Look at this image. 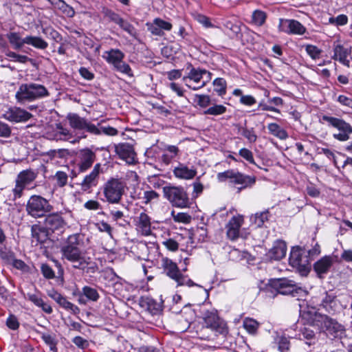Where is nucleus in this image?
Wrapping results in <instances>:
<instances>
[{
    "mask_svg": "<svg viewBox=\"0 0 352 352\" xmlns=\"http://www.w3.org/2000/svg\"><path fill=\"white\" fill-rule=\"evenodd\" d=\"M300 339H305L307 340L306 343L309 345L314 343L315 340V333L314 331L309 328H304L301 330V333L300 334Z\"/></svg>",
    "mask_w": 352,
    "mask_h": 352,
    "instance_id": "nucleus-45",
    "label": "nucleus"
},
{
    "mask_svg": "<svg viewBox=\"0 0 352 352\" xmlns=\"http://www.w3.org/2000/svg\"><path fill=\"white\" fill-rule=\"evenodd\" d=\"M1 117L11 122L19 123L28 121L32 114L22 108L10 107L3 111Z\"/></svg>",
    "mask_w": 352,
    "mask_h": 352,
    "instance_id": "nucleus-12",
    "label": "nucleus"
},
{
    "mask_svg": "<svg viewBox=\"0 0 352 352\" xmlns=\"http://www.w3.org/2000/svg\"><path fill=\"white\" fill-rule=\"evenodd\" d=\"M46 230L54 232L56 231L62 232L65 227L66 223L61 215L58 213H52L46 216L44 222Z\"/></svg>",
    "mask_w": 352,
    "mask_h": 352,
    "instance_id": "nucleus-18",
    "label": "nucleus"
},
{
    "mask_svg": "<svg viewBox=\"0 0 352 352\" xmlns=\"http://www.w3.org/2000/svg\"><path fill=\"white\" fill-rule=\"evenodd\" d=\"M58 305L65 309L69 311L73 314H77L79 312V308L71 302L68 301L65 297H63Z\"/></svg>",
    "mask_w": 352,
    "mask_h": 352,
    "instance_id": "nucleus-51",
    "label": "nucleus"
},
{
    "mask_svg": "<svg viewBox=\"0 0 352 352\" xmlns=\"http://www.w3.org/2000/svg\"><path fill=\"white\" fill-rule=\"evenodd\" d=\"M267 129L270 134L280 140H284L288 138L287 131L276 123H270L267 125Z\"/></svg>",
    "mask_w": 352,
    "mask_h": 352,
    "instance_id": "nucleus-35",
    "label": "nucleus"
},
{
    "mask_svg": "<svg viewBox=\"0 0 352 352\" xmlns=\"http://www.w3.org/2000/svg\"><path fill=\"white\" fill-rule=\"evenodd\" d=\"M269 219L268 211H263L259 213H256L254 216L251 217L252 221L257 226L261 227L264 225L265 221Z\"/></svg>",
    "mask_w": 352,
    "mask_h": 352,
    "instance_id": "nucleus-41",
    "label": "nucleus"
},
{
    "mask_svg": "<svg viewBox=\"0 0 352 352\" xmlns=\"http://www.w3.org/2000/svg\"><path fill=\"white\" fill-rule=\"evenodd\" d=\"M47 88L41 84L30 82L21 84L15 94V98L20 104L33 102L49 96Z\"/></svg>",
    "mask_w": 352,
    "mask_h": 352,
    "instance_id": "nucleus-1",
    "label": "nucleus"
},
{
    "mask_svg": "<svg viewBox=\"0 0 352 352\" xmlns=\"http://www.w3.org/2000/svg\"><path fill=\"white\" fill-rule=\"evenodd\" d=\"M306 52L313 59H317L320 57L321 50L316 46L307 45L306 46Z\"/></svg>",
    "mask_w": 352,
    "mask_h": 352,
    "instance_id": "nucleus-60",
    "label": "nucleus"
},
{
    "mask_svg": "<svg viewBox=\"0 0 352 352\" xmlns=\"http://www.w3.org/2000/svg\"><path fill=\"white\" fill-rule=\"evenodd\" d=\"M173 173L175 176L179 179H191L197 173L195 169H190L186 166L180 164L177 167H175Z\"/></svg>",
    "mask_w": 352,
    "mask_h": 352,
    "instance_id": "nucleus-31",
    "label": "nucleus"
},
{
    "mask_svg": "<svg viewBox=\"0 0 352 352\" xmlns=\"http://www.w3.org/2000/svg\"><path fill=\"white\" fill-rule=\"evenodd\" d=\"M57 132L56 136L57 139L64 141H68L73 138L72 133L67 129L64 128L60 124H56Z\"/></svg>",
    "mask_w": 352,
    "mask_h": 352,
    "instance_id": "nucleus-40",
    "label": "nucleus"
},
{
    "mask_svg": "<svg viewBox=\"0 0 352 352\" xmlns=\"http://www.w3.org/2000/svg\"><path fill=\"white\" fill-rule=\"evenodd\" d=\"M187 69L189 72L183 77L182 80L189 89L198 90L205 87L211 79V73L206 69L195 68L190 63L188 64Z\"/></svg>",
    "mask_w": 352,
    "mask_h": 352,
    "instance_id": "nucleus-2",
    "label": "nucleus"
},
{
    "mask_svg": "<svg viewBox=\"0 0 352 352\" xmlns=\"http://www.w3.org/2000/svg\"><path fill=\"white\" fill-rule=\"evenodd\" d=\"M98 129L100 131L99 135H101L102 133L109 135V136H114L116 135L118 133V130L116 128L111 127V126H100V123L98 124Z\"/></svg>",
    "mask_w": 352,
    "mask_h": 352,
    "instance_id": "nucleus-54",
    "label": "nucleus"
},
{
    "mask_svg": "<svg viewBox=\"0 0 352 352\" xmlns=\"http://www.w3.org/2000/svg\"><path fill=\"white\" fill-rule=\"evenodd\" d=\"M322 120L327 122L329 126H331L338 130V133L333 135V138L339 141L345 142L349 140L352 134V126L345 120L324 115Z\"/></svg>",
    "mask_w": 352,
    "mask_h": 352,
    "instance_id": "nucleus-6",
    "label": "nucleus"
},
{
    "mask_svg": "<svg viewBox=\"0 0 352 352\" xmlns=\"http://www.w3.org/2000/svg\"><path fill=\"white\" fill-rule=\"evenodd\" d=\"M79 238L80 235L78 234L69 236L65 243L62 246V248H79Z\"/></svg>",
    "mask_w": 352,
    "mask_h": 352,
    "instance_id": "nucleus-48",
    "label": "nucleus"
},
{
    "mask_svg": "<svg viewBox=\"0 0 352 352\" xmlns=\"http://www.w3.org/2000/svg\"><path fill=\"white\" fill-rule=\"evenodd\" d=\"M226 111V107L222 104H215L209 107L204 111V114L219 116L223 114Z\"/></svg>",
    "mask_w": 352,
    "mask_h": 352,
    "instance_id": "nucleus-47",
    "label": "nucleus"
},
{
    "mask_svg": "<svg viewBox=\"0 0 352 352\" xmlns=\"http://www.w3.org/2000/svg\"><path fill=\"white\" fill-rule=\"evenodd\" d=\"M278 29L283 32L299 35L303 34L306 30V28L299 21L283 19H280L279 21Z\"/></svg>",
    "mask_w": 352,
    "mask_h": 352,
    "instance_id": "nucleus-16",
    "label": "nucleus"
},
{
    "mask_svg": "<svg viewBox=\"0 0 352 352\" xmlns=\"http://www.w3.org/2000/svg\"><path fill=\"white\" fill-rule=\"evenodd\" d=\"M114 67L119 72L126 74L129 77L133 76L131 68L127 63L124 62L123 60L118 63Z\"/></svg>",
    "mask_w": 352,
    "mask_h": 352,
    "instance_id": "nucleus-49",
    "label": "nucleus"
},
{
    "mask_svg": "<svg viewBox=\"0 0 352 352\" xmlns=\"http://www.w3.org/2000/svg\"><path fill=\"white\" fill-rule=\"evenodd\" d=\"M54 179L56 180V184L59 187H63L67 183L68 176L67 174L63 171H57L54 176Z\"/></svg>",
    "mask_w": 352,
    "mask_h": 352,
    "instance_id": "nucleus-52",
    "label": "nucleus"
},
{
    "mask_svg": "<svg viewBox=\"0 0 352 352\" xmlns=\"http://www.w3.org/2000/svg\"><path fill=\"white\" fill-rule=\"evenodd\" d=\"M100 170L101 164L100 163L95 164L91 172L87 175L80 183L81 189L82 190H88L98 184Z\"/></svg>",
    "mask_w": 352,
    "mask_h": 352,
    "instance_id": "nucleus-21",
    "label": "nucleus"
},
{
    "mask_svg": "<svg viewBox=\"0 0 352 352\" xmlns=\"http://www.w3.org/2000/svg\"><path fill=\"white\" fill-rule=\"evenodd\" d=\"M63 257L74 263V267L84 270L91 263V258L82 254L80 248H61Z\"/></svg>",
    "mask_w": 352,
    "mask_h": 352,
    "instance_id": "nucleus-7",
    "label": "nucleus"
},
{
    "mask_svg": "<svg viewBox=\"0 0 352 352\" xmlns=\"http://www.w3.org/2000/svg\"><path fill=\"white\" fill-rule=\"evenodd\" d=\"M214 91L219 95L222 96L226 91V81L221 78H217L213 81Z\"/></svg>",
    "mask_w": 352,
    "mask_h": 352,
    "instance_id": "nucleus-46",
    "label": "nucleus"
},
{
    "mask_svg": "<svg viewBox=\"0 0 352 352\" xmlns=\"http://www.w3.org/2000/svg\"><path fill=\"white\" fill-rule=\"evenodd\" d=\"M155 23L160 28L162 32L164 30L169 31L172 28V25L169 22L165 21L160 18L154 19Z\"/></svg>",
    "mask_w": 352,
    "mask_h": 352,
    "instance_id": "nucleus-62",
    "label": "nucleus"
},
{
    "mask_svg": "<svg viewBox=\"0 0 352 352\" xmlns=\"http://www.w3.org/2000/svg\"><path fill=\"white\" fill-rule=\"evenodd\" d=\"M27 298L34 303L36 307L42 309L46 314H50L52 313L53 309L52 307L47 303L45 302L41 297L36 293H28Z\"/></svg>",
    "mask_w": 352,
    "mask_h": 352,
    "instance_id": "nucleus-29",
    "label": "nucleus"
},
{
    "mask_svg": "<svg viewBox=\"0 0 352 352\" xmlns=\"http://www.w3.org/2000/svg\"><path fill=\"white\" fill-rule=\"evenodd\" d=\"M54 8L59 10L63 14H66L67 16L72 17L74 16L75 12L74 9L67 5L63 0H47Z\"/></svg>",
    "mask_w": 352,
    "mask_h": 352,
    "instance_id": "nucleus-33",
    "label": "nucleus"
},
{
    "mask_svg": "<svg viewBox=\"0 0 352 352\" xmlns=\"http://www.w3.org/2000/svg\"><path fill=\"white\" fill-rule=\"evenodd\" d=\"M320 306L329 314H333L339 308V303L335 296L327 293L321 301Z\"/></svg>",
    "mask_w": 352,
    "mask_h": 352,
    "instance_id": "nucleus-28",
    "label": "nucleus"
},
{
    "mask_svg": "<svg viewBox=\"0 0 352 352\" xmlns=\"http://www.w3.org/2000/svg\"><path fill=\"white\" fill-rule=\"evenodd\" d=\"M230 180L232 183L241 185V187L239 188V190H241L254 185L256 182V178L254 177L245 175L234 170Z\"/></svg>",
    "mask_w": 352,
    "mask_h": 352,
    "instance_id": "nucleus-25",
    "label": "nucleus"
},
{
    "mask_svg": "<svg viewBox=\"0 0 352 352\" xmlns=\"http://www.w3.org/2000/svg\"><path fill=\"white\" fill-rule=\"evenodd\" d=\"M6 56L11 58L12 60L21 63H25L30 60V58L27 56L18 54L14 52H7Z\"/></svg>",
    "mask_w": 352,
    "mask_h": 352,
    "instance_id": "nucleus-59",
    "label": "nucleus"
},
{
    "mask_svg": "<svg viewBox=\"0 0 352 352\" xmlns=\"http://www.w3.org/2000/svg\"><path fill=\"white\" fill-rule=\"evenodd\" d=\"M136 226L142 235L148 236L151 234V219L144 212H141L136 220Z\"/></svg>",
    "mask_w": 352,
    "mask_h": 352,
    "instance_id": "nucleus-27",
    "label": "nucleus"
},
{
    "mask_svg": "<svg viewBox=\"0 0 352 352\" xmlns=\"http://www.w3.org/2000/svg\"><path fill=\"white\" fill-rule=\"evenodd\" d=\"M78 158V170L80 173H83L91 167L96 160V155L91 149L86 148L79 151Z\"/></svg>",
    "mask_w": 352,
    "mask_h": 352,
    "instance_id": "nucleus-15",
    "label": "nucleus"
},
{
    "mask_svg": "<svg viewBox=\"0 0 352 352\" xmlns=\"http://www.w3.org/2000/svg\"><path fill=\"white\" fill-rule=\"evenodd\" d=\"M32 236L38 243H43L48 238V230L37 225H33L31 228Z\"/></svg>",
    "mask_w": 352,
    "mask_h": 352,
    "instance_id": "nucleus-32",
    "label": "nucleus"
},
{
    "mask_svg": "<svg viewBox=\"0 0 352 352\" xmlns=\"http://www.w3.org/2000/svg\"><path fill=\"white\" fill-rule=\"evenodd\" d=\"M125 184L120 179L111 178L104 185L103 194L110 204H118L124 194Z\"/></svg>",
    "mask_w": 352,
    "mask_h": 352,
    "instance_id": "nucleus-5",
    "label": "nucleus"
},
{
    "mask_svg": "<svg viewBox=\"0 0 352 352\" xmlns=\"http://www.w3.org/2000/svg\"><path fill=\"white\" fill-rule=\"evenodd\" d=\"M11 135V128L10 126L0 121V137L2 138H9Z\"/></svg>",
    "mask_w": 352,
    "mask_h": 352,
    "instance_id": "nucleus-63",
    "label": "nucleus"
},
{
    "mask_svg": "<svg viewBox=\"0 0 352 352\" xmlns=\"http://www.w3.org/2000/svg\"><path fill=\"white\" fill-rule=\"evenodd\" d=\"M116 154L129 164L135 163V153L129 143H121L115 146Z\"/></svg>",
    "mask_w": 352,
    "mask_h": 352,
    "instance_id": "nucleus-19",
    "label": "nucleus"
},
{
    "mask_svg": "<svg viewBox=\"0 0 352 352\" xmlns=\"http://www.w3.org/2000/svg\"><path fill=\"white\" fill-rule=\"evenodd\" d=\"M10 43L15 50H20L25 44L23 41L25 38H21L18 32H10L6 35Z\"/></svg>",
    "mask_w": 352,
    "mask_h": 352,
    "instance_id": "nucleus-36",
    "label": "nucleus"
},
{
    "mask_svg": "<svg viewBox=\"0 0 352 352\" xmlns=\"http://www.w3.org/2000/svg\"><path fill=\"white\" fill-rule=\"evenodd\" d=\"M36 177V173L30 169L20 172L15 181V187L12 190L14 199L20 198L23 195V190L32 184Z\"/></svg>",
    "mask_w": 352,
    "mask_h": 352,
    "instance_id": "nucleus-9",
    "label": "nucleus"
},
{
    "mask_svg": "<svg viewBox=\"0 0 352 352\" xmlns=\"http://www.w3.org/2000/svg\"><path fill=\"white\" fill-rule=\"evenodd\" d=\"M104 16L110 21L116 23L117 25L119 24L120 21L122 19V17L117 13L114 12L113 11L106 9L104 10Z\"/></svg>",
    "mask_w": 352,
    "mask_h": 352,
    "instance_id": "nucleus-53",
    "label": "nucleus"
},
{
    "mask_svg": "<svg viewBox=\"0 0 352 352\" xmlns=\"http://www.w3.org/2000/svg\"><path fill=\"white\" fill-rule=\"evenodd\" d=\"M333 263V258L331 256H324L316 261L314 265V270L319 278H323L331 269Z\"/></svg>",
    "mask_w": 352,
    "mask_h": 352,
    "instance_id": "nucleus-22",
    "label": "nucleus"
},
{
    "mask_svg": "<svg viewBox=\"0 0 352 352\" xmlns=\"http://www.w3.org/2000/svg\"><path fill=\"white\" fill-rule=\"evenodd\" d=\"M266 15L264 12L256 10L252 14V21L257 25H261L265 21Z\"/></svg>",
    "mask_w": 352,
    "mask_h": 352,
    "instance_id": "nucleus-55",
    "label": "nucleus"
},
{
    "mask_svg": "<svg viewBox=\"0 0 352 352\" xmlns=\"http://www.w3.org/2000/svg\"><path fill=\"white\" fill-rule=\"evenodd\" d=\"M287 245L285 241L277 240L273 247L269 250L267 256L270 259L280 260L286 255Z\"/></svg>",
    "mask_w": 352,
    "mask_h": 352,
    "instance_id": "nucleus-26",
    "label": "nucleus"
},
{
    "mask_svg": "<svg viewBox=\"0 0 352 352\" xmlns=\"http://www.w3.org/2000/svg\"><path fill=\"white\" fill-rule=\"evenodd\" d=\"M41 271L43 276L47 279H52L55 277L54 271L46 263H43L41 266Z\"/></svg>",
    "mask_w": 352,
    "mask_h": 352,
    "instance_id": "nucleus-56",
    "label": "nucleus"
},
{
    "mask_svg": "<svg viewBox=\"0 0 352 352\" xmlns=\"http://www.w3.org/2000/svg\"><path fill=\"white\" fill-rule=\"evenodd\" d=\"M243 326L244 329L250 333V334H255L258 328L259 324L258 322L250 318H245L243 322Z\"/></svg>",
    "mask_w": 352,
    "mask_h": 352,
    "instance_id": "nucleus-38",
    "label": "nucleus"
},
{
    "mask_svg": "<svg viewBox=\"0 0 352 352\" xmlns=\"http://www.w3.org/2000/svg\"><path fill=\"white\" fill-rule=\"evenodd\" d=\"M41 338L47 344L51 350L56 349V342L54 336L51 334L43 333L41 334Z\"/></svg>",
    "mask_w": 352,
    "mask_h": 352,
    "instance_id": "nucleus-58",
    "label": "nucleus"
},
{
    "mask_svg": "<svg viewBox=\"0 0 352 352\" xmlns=\"http://www.w3.org/2000/svg\"><path fill=\"white\" fill-rule=\"evenodd\" d=\"M164 196L175 207L185 208L190 206L187 192L182 186H166L163 188Z\"/></svg>",
    "mask_w": 352,
    "mask_h": 352,
    "instance_id": "nucleus-3",
    "label": "nucleus"
},
{
    "mask_svg": "<svg viewBox=\"0 0 352 352\" xmlns=\"http://www.w3.org/2000/svg\"><path fill=\"white\" fill-rule=\"evenodd\" d=\"M241 135L244 136L250 143L255 142L257 135L255 134L253 129H241Z\"/></svg>",
    "mask_w": 352,
    "mask_h": 352,
    "instance_id": "nucleus-57",
    "label": "nucleus"
},
{
    "mask_svg": "<svg viewBox=\"0 0 352 352\" xmlns=\"http://www.w3.org/2000/svg\"><path fill=\"white\" fill-rule=\"evenodd\" d=\"M118 25L120 26V28H122L124 31L126 32L131 36L135 38L137 36L136 29L132 24H131L127 21L124 20L123 18H122Z\"/></svg>",
    "mask_w": 352,
    "mask_h": 352,
    "instance_id": "nucleus-44",
    "label": "nucleus"
},
{
    "mask_svg": "<svg viewBox=\"0 0 352 352\" xmlns=\"http://www.w3.org/2000/svg\"><path fill=\"white\" fill-rule=\"evenodd\" d=\"M239 153L243 158L246 160L248 162H249L250 163H251L252 164L256 165V163L254 160L253 154L251 151H250L248 148H243L240 149Z\"/></svg>",
    "mask_w": 352,
    "mask_h": 352,
    "instance_id": "nucleus-61",
    "label": "nucleus"
},
{
    "mask_svg": "<svg viewBox=\"0 0 352 352\" xmlns=\"http://www.w3.org/2000/svg\"><path fill=\"white\" fill-rule=\"evenodd\" d=\"M306 251L298 246L292 248L289 256V264L300 271H307L310 263Z\"/></svg>",
    "mask_w": 352,
    "mask_h": 352,
    "instance_id": "nucleus-11",
    "label": "nucleus"
},
{
    "mask_svg": "<svg viewBox=\"0 0 352 352\" xmlns=\"http://www.w3.org/2000/svg\"><path fill=\"white\" fill-rule=\"evenodd\" d=\"M333 56L332 58L339 61L340 63L350 67V56L351 54V47H346L339 42H334L333 45Z\"/></svg>",
    "mask_w": 352,
    "mask_h": 352,
    "instance_id": "nucleus-17",
    "label": "nucleus"
},
{
    "mask_svg": "<svg viewBox=\"0 0 352 352\" xmlns=\"http://www.w3.org/2000/svg\"><path fill=\"white\" fill-rule=\"evenodd\" d=\"M103 58L107 63L115 67L124 58V54L118 49H112L104 52Z\"/></svg>",
    "mask_w": 352,
    "mask_h": 352,
    "instance_id": "nucleus-30",
    "label": "nucleus"
},
{
    "mask_svg": "<svg viewBox=\"0 0 352 352\" xmlns=\"http://www.w3.org/2000/svg\"><path fill=\"white\" fill-rule=\"evenodd\" d=\"M82 294L87 300L94 302L97 301L100 298L98 291L89 286L83 287L82 289Z\"/></svg>",
    "mask_w": 352,
    "mask_h": 352,
    "instance_id": "nucleus-39",
    "label": "nucleus"
},
{
    "mask_svg": "<svg viewBox=\"0 0 352 352\" xmlns=\"http://www.w3.org/2000/svg\"><path fill=\"white\" fill-rule=\"evenodd\" d=\"M118 25L120 26V28H122L124 31L126 32L131 36L135 38L137 36L136 29L132 24H131L127 21L124 20L123 18H122Z\"/></svg>",
    "mask_w": 352,
    "mask_h": 352,
    "instance_id": "nucleus-43",
    "label": "nucleus"
},
{
    "mask_svg": "<svg viewBox=\"0 0 352 352\" xmlns=\"http://www.w3.org/2000/svg\"><path fill=\"white\" fill-rule=\"evenodd\" d=\"M208 236L207 229L205 226L198 227L196 229L189 231L188 233V241L186 246H195L197 242H204Z\"/></svg>",
    "mask_w": 352,
    "mask_h": 352,
    "instance_id": "nucleus-24",
    "label": "nucleus"
},
{
    "mask_svg": "<svg viewBox=\"0 0 352 352\" xmlns=\"http://www.w3.org/2000/svg\"><path fill=\"white\" fill-rule=\"evenodd\" d=\"M6 325L9 329L16 330L19 328V323L16 316L10 315L6 320Z\"/></svg>",
    "mask_w": 352,
    "mask_h": 352,
    "instance_id": "nucleus-64",
    "label": "nucleus"
},
{
    "mask_svg": "<svg viewBox=\"0 0 352 352\" xmlns=\"http://www.w3.org/2000/svg\"><path fill=\"white\" fill-rule=\"evenodd\" d=\"M274 287L278 293L283 295H291L296 296L300 291L294 281L286 278L278 279L274 282Z\"/></svg>",
    "mask_w": 352,
    "mask_h": 352,
    "instance_id": "nucleus-14",
    "label": "nucleus"
},
{
    "mask_svg": "<svg viewBox=\"0 0 352 352\" xmlns=\"http://www.w3.org/2000/svg\"><path fill=\"white\" fill-rule=\"evenodd\" d=\"M203 319L207 328L220 334L226 335L228 333V330L226 323L218 316L217 311L212 310L205 311Z\"/></svg>",
    "mask_w": 352,
    "mask_h": 352,
    "instance_id": "nucleus-10",
    "label": "nucleus"
},
{
    "mask_svg": "<svg viewBox=\"0 0 352 352\" xmlns=\"http://www.w3.org/2000/svg\"><path fill=\"white\" fill-rule=\"evenodd\" d=\"M243 223L242 216H234L230 219L227 225V236L234 241L239 236V230Z\"/></svg>",
    "mask_w": 352,
    "mask_h": 352,
    "instance_id": "nucleus-23",
    "label": "nucleus"
},
{
    "mask_svg": "<svg viewBox=\"0 0 352 352\" xmlns=\"http://www.w3.org/2000/svg\"><path fill=\"white\" fill-rule=\"evenodd\" d=\"M67 120L72 129L78 131H86L87 132L99 135L100 131L98 127L89 122L86 118L80 117L75 113H69L67 115Z\"/></svg>",
    "mask_w": 352,
    "mask_h": 352,
    "instance_id": "nucleus-8",
    "label": "nucleus"
},
{
    "mask_svg": "<svg viewBox=\"0 0 352 352\" xmlns=\"http://www.w3.org/2000/svg\"><path fill=\"white\" fill-rule=\"evenodd\" d=\"M162 266L166 274L174 280L177 285H184L185 276H183L175 263L168 258L162 259Z\"/></svg>",
    "mask_w": 352,
    "mask_h": 352,
    "instance_id": "nucleus-13",
    "label": "nucleus"
},
{
    "mask_svg": "<svg viewBox=\"0 0 352 352\" xmlns=\"http://www.w3.org/2000/svg\"><path fill=\"white\" fill-rule=\"evenodd\" d=\"M321 318L322 328L326 331L327 334L337 337L342 333L344 327L336 320L327 316H322Z\"/></svg>",
    "mask_w": 352,
    "mask_h": 352,
    "instance_id": "nucleus-20",
    "label": "nucleus"
},
{
    "mask_svg": "<svg viewBox=\"0 0 352 352\" xmlns=\"http://www.w3.org/2000/svg\"><path fill=\"white\" fill-rule=\"evenodd\" d=\"M276 342L278 346V350L280 352H287L289 349L290 343L289 340L285 336H277Z\"/></svg>",
    "mask_w": 352,
    "mask_h": 352,
    "instance_id": "nucleus-50",
    "label": "nucleus"
},
{
    "mask_svg": "<svg viewBox=\"0 0 352 352\" xmlns=\"http://www.w3.org/2000/svg\"><path fill=\"white\" fill-rule=\"evenodd\" d=\"M171 216L175 222L189 223L191 221L192 217L186 212H177L175 211L171 212Z\"/></svg>",
    "mask_w": 352,
    "mask_h": 352,
    "instance_id": "nucleus-42",
    "label": "nucleus"
},
{
    "mask_svg": "<svg viewBox=\"0 0 352 352\" xmlns=\"http://www.w3.org/2000/svg\"><path fill=\"white\" fill-rule=\"evenodd\" d=\"M141 305L146 307L152 314H156L161 309V305L150 298H142Z\"/></svg>",
    "mask_w": 352,
    "mask_h": 352,
    "instance_id": "nucleus-37",
    "label": "nucleus"
},
{
    "mask_svg": "<svg viewBox=\"0 0 352 352\" xmlns=\"http://www.w3.org/2000/svg\"><path fill=\"white\" fill-rule=\"evenodd\" d=\"M53 206L49 201L40 195H32L26 204V211L34 218L44 217L47 212H52Z\"/></svg>",
    "mask_w": 352,
    "mask_h": 352,
    "instance_id": "nucleus-4",
    "label": "nucleus"
},
{
    "mask_svg": "<svg viewBox=\"0 0 352 352\" xmlns=\"http://www.w3.org/2000/svg\"><path fill=\"white\" fill-rule=\"evenodd\" d=\"M23 42L39 50H45L48 46V43L40 36H27Z\"/></svg>",
    "mask_w": 352,
    "mask_h": 352,
    "instance_id": "nucleus-34",
    "label": "nucleus"
}]
</instances>
